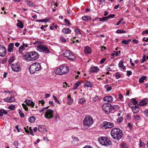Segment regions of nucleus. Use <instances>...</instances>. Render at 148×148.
Segmentation results:
<instances>
[{
    "instance_id": "obj_43",
    "label": "nucleus",
    "mask_w": 148,
    "mask_h": 148,
    "mask_svg": "<svg viewBox=\"0 0 148 148\" xmlns=\"http://www.w3.org/2000/svg\"><path fill=\"white\" fill-rule=\"evenodd\" d=\"M53 97L55 101V102L58 104H60V101L57 99V97H56L55 96H53Z\"/></svg>"
},
{
    "instance_id": "obj_15",
    "label": "nucleus",
    "mask_w": 148,
    "mask_h": 148,
    "mask_svg": "<svg viewBox=\"0 0 148 148\" xmlns=\"http://www.w3.org/2000/svg\"><path fill=\"white\" fill-rule=\"evenodd\" d=\"M25 102H26V104L27 105L31 107L32 108H33L35 105L34 103L31 100L29 99H26Z\"/></svg>"
},
{
    "instance_id": "obj_32",
    "label": "nucleus",
    "mask_w": 148,
    "mask_h": 148,
    "mask_svg": "<svg viewBox=\"0 0 148 148\" xmlns=\"http://www.w3.org/2000/svg\"><path fill=\"white\" fill-rule=\"evenodd\" d=\"M147 77L143 76L141 77L139 79V82L140 83H142L144 82V80L146 79Z\"/></svg>"
},
{
    "instance_id": "obj_57",
    "label": "nucleus",
    "mask_w": 148,
    "mask_h": 148,
    "mask_svg": "<svg viewBox=\"0 0 148 148\" xmlns=\"http://www.w3.org/2000/svg\"><path fill=\"white\" fill-rule=\"evenodd\" d=\"M144 145V143L142 142L141 140H140L139 145L140 147H141L143 146Z\"/></svg>"
},
{
    "instance_id": "obj_10",
    "label": "nucleus",
    "mask_w": 148,
    "mask_h": 148,
    "mask_svg": "<svg viewBox=\"0 0 148 148\" xmlns=\"http://www.w3.org/2000/svg\"><path fill=\"white\" fill-rule=\"evenodd\" d=\"M54 112L53 110L50 109L46 110L45 114V117L47 119H52L53 117V114Z\"/></svg>"
},
{
    "instance_id": "obj_1",
    "label": "nucleus",
    "mask_w": 148,
    "mask_h": 148,
    "mask_svg": "<svg viewBox=\"0 0 148 148\" xmlns=\"http://www.w3.org/2000/svg\"><path fill=\"white\" fill-rule=\"evenodd\" d=\"M37 47V51L40 52H43L45 53H49L50 51L48 47L43 43L40 41H37L34 43Z\"/></svg>"
},
{
    "instance_id": "obj_19",
    "label": "nucleus",
    "mask_w": 148,
    "mask_h": 148,
    "mask_svg": "<svg viewBox=\"0 0 148 148\" xmlns=\"http://www.w3.org/2000/svg\"><path fill=\"white\" fill-rule=\"evenodd\" d=\"M14 47V43H11L8 46V50L9 52H12L13 51V49Z\"/></svg>"
},
{
    "instance_id": "obj_27",
    "label": "nucleus",
    "mask_w": 148,
    "mask_h": 148,
    "mask_svg": "<svg viewBox=\"0 0 148 148\" xmlns=\"http://www.w3.org/2000/svg\"><path fill=\"white\" fill-rule=\"evenodd\" d=\"M67 97L68 98V103L69 105L71 104L73 102V100L72 99L70 95H69Z\"/></svg>"
},
{
    "instance_id": "obj_6",
    "label": "nucleus",
    "mask_w": 148,
    "mask_h": 148,
    "mask_svg": "<svg viewBox=\"0 0 148 148\" xmlns=\"http://www.w3.org/2000/svg\"><path fill=\"white\" fill-rule=\"evenodd\" d=\"M98 140L101 145L106 146L109 145L111 143L110 140L106 137H99Z\"/></svg>"
},
{
    "instance_id": "obj_13",
    "label": "nucleus",
    "mask_w": 148,
    "mask_h": 148,
    "mask_svg": "<svg viewBox=\"0 0 148 148\" xmlns=\"http://www.w3.org/2000/svg\"><path fill=\"white\" fill-rule=\"evenodd\" d=\"M6 50L4 46L0 45V56H4L6 54Z\"/></svg>"
},
{
    "instance_id": "obj_47",
    "label": "nucleus",
    "mask_w": 148,
    "mask_h": 148,
    "mask_svg": "<svg viewBox=\"0 0 148 148\" xmlns=\"http://www.w3.org/2000/svg\"><path fill=\"white\" fill-rule=\"evenodd\" d=\"M22 106L24 109L26 111H27L28 110V108L26 105H25L24 103H22Z\"/></svg>"
},
{
    "instance_id": "obj_64",
    "label": "nucleus",
    "mask_w": 148,
    "mask_h": 148,
    "mask_svg": "<svg viewBox=\"0 0 148 148\" xmlns=\"http://www.w3.org/2000/svg\"><path fill=\"white\" fill-rule=\"evenodd\" d=\"M83 148H93V147L91 146L87 145L85 146Z\"/></svg>"
},
{
    "instance_id": "obj_22",
    "label": "nucleus",
    "mask_w": 148,
    "mask_h": 148,
    "mask_svg": "<svg viewBox=\"0 0 148 148\" xmlns=\"http://www.w3.org/2000/svg\"><path fill=\"white\" fill-rule=\"evenodd\" d=\"M84 51L86 53L89 54L91 52V49L88 46H86L85 47Z\"/></svg>"
},
{
    "instance_id": "obj_55",
    "label": "nucleus",
    "mask_w": 148,
    "mask_h": 148,
    "mask_svg": "<svg viewBox=\"0 0 148 148\" xmlns=\"http://www.w3.org/2000/svg\"><path fill=\"white\" fill-rule=\"evenodd\" d=\"M48 106L46 107H44L42 108L41 110L39 111V112L40 113L46 110L48 108Z\"/></svg>"
},
{
    "instance_id": "obj_24",
    "label": "nucleus",
    "mask_w": 148,
    "mask_h": 148,
    "mask_svg": "<svg viewBox=\"0 0 148 148\" xmlns=\"http://www.w3.org/2000/svg\"><path fill=\"white\" fill-rule=\"evenodd\" d=\"M92 84L89 81H86L84 84V87H92Z\"/></svg>"
},
{
    "instance_id": "obj_58",
    "label": "nucleus",
    "mask_w": 148,
    "mask_h": 148,
    "mask_svg": "<svg viewBox=\"0 0 148 148\" xmlns=\"http://www.w3.org/2000/svg\"><path fill=\"white\" fill-rule=\"evenodd\" d=\"M123 119L122 117H120L117 120V121L118 122L120 123L121 122Z\"/></svg>"
},
{
    "instance_id": "obj_61",
    "label": "nucleus",
    "mask_w": 148,
    "mask_h": 148,
    "mask_svg": "<svg viewBox=\"0 0 148 148\" xmlns=\"http://www.w3.org/2000/svg\"><path fill=\"white\" fill-rule=\"evenodd\" d=\"M144 113L146 116H148V109L144 111Z\"/></svg>"
},
{
    "instance_id": "obj_38",
    "label": "nucleus",
    "mask_w": 148,
    "mask_h": 148,
    "mask_svg": "<svg viewBox=\"0 0 148 148\" xmlns=\"http://www.w3.org/2000/svg\"><path fill=\"white\" fill-rule=\"evenodd\" d=\"M100 97L98 96H95L93 99L92 101L93 102H95L100 99Z\"/></svg>"
},
{
    "instance_id": "obj_4",
    "label": "nucleus",
    "mask_w": 148,
    "mask_h": 148,
    "mask_svg": "<svg viewBox=\"0 0 148 148\" xmlns=\"http://www.w3.org/2000/svg\"><path fill=\"white\" fill-rule=\"evenodd\" d=\"M69 71V67L66 66H62L56 69L55 71L56 74L62 75L66 74Z\"/></svg>"
},
{
    "instance_id": "obj_23",
    "label": "nucleus",
    "mask_w": 148,
    "mask_h": 148,
    "mask_svg": "<svg viewBox=\"0 0 148 148\" xmlns=\"http://www.w3.org/2000/svg\"><path fill=\"white\" fill-rule=\"evenodd\" d=\"M82 20L85 21H88L90 20L91 19V17L90 16H83L82 17Z\"/></svg>"
},
{
    "instance_id": "obj_42",
    "label": "nucleus",
    "mask_w": 148,
    "mask_h": 148,
    "mask_svg": "<svg viewBox=\"0 0 148 148\" xmlns=\"http://www.w3.org/2000/svg\"><path fill=\"white\" fill-rule=\"evenodd\" d=\"M125 32V31L122 30L121 29L117 30L116 31V33H124Z\"/></svg>"
},
{
    "instance_id": "obj_17",
    "label": "nucleus",
    "mask_w": 148,
    "mask_h": 148,
    "mask_svg": "<svg viewBox=\"0 0 148 148\" xmlns=\"http://www.w3.org/2000/svg\"><path fill=\"white\" fill-rule=\"evenodd\" d=\"M133 112L134 113H136L139 112L140 109L139 107L137 106H132L131 108Z\"/></svg>"
},
{
    "instance_id": "obj_2",
    "label": "nucleus",
    "mask_w": 148,
    "mask_h": 148,
    "mask_svg": "<svg viewBox=\"0 0 148 148\" xmlns=\"http://www.w3.org/2000/svg\"><path fill=\"white\" fill-rule=\"evenodd\" d=\"M122 132V131L119 128H114L112 130L111 134L114 139L119 140L123 136Z\"/></svg>"
},
{
    "instance_id": "obj_62",
    "label": "nucleus",
    "mask_w": 148,
    "mask_h": 148,
    "mask_svg": "<svg viewBox=\"0 0 148 148\" xmlns=\"http://www.w3.org/2000/svg\"><path fill=\"white\" fill-rule=\"evenodd\" d=\"M4 100L5 102H10V100H9L8 97H7L6 98L4 99Z\"/></svg>"
},
{
    "instance_id": "obj_14",
    "label": "nucleus",
    "mask_w": 148,
    "mask_h": 148,
    "mask_svg": "<svg viewBox=\"0 0 148 148\" xmlns=\"http://www.w3.org/2000/svg\"><path fill=\"white\" fill-rule=\"evenodd\" d=\"M148 99H144L138 102V105L140 106H143L147 105L148 103Z\"/></svg>"
},
{
    "instance_id": "obj_28",
    "label": "nucleus",
    "mask_w": 148,
    "mask_h": 148,
    "mask_svg": "<svg viewBox=\"0 0 148 148\" xmlns=\"http://www.w3.org/2000/svg\"><path fill=\"white\" fill-rule=\"evenodd\" d=\"M62 31L64 33L67 34L70 33L71 31L69 29L65 28L62 29Z\"/></svg>"
},
{
    "instance_id": "obj_56",
    "label": "nucleus",
    "mask_w": 148,
    "mask_h": 148,
    "mask_svg": "<svg viewBox=\"0 0 148 148\" xmlns=\"http://www.w3.org/2000/svg\"><path fill=\"white\" fill-rule=\"evenodd\" d=\"M75 32L76 33H78L80 34H81L80 31L78 29H76L75 30Z\"/></svg>"
},
{
    "instance_id": "obj_3",
    "label": "nucleus",
    "mask_w": 148,
    "mask_h": 148,
    "mask_svg": "<svg viewBox=\"0 0 148 148\" xmlns=\"http://www.w3.org/2000/svg\"><path fill=\"white\" fill-rule=\"evenodd\" d=\"M25 60L29 61L36 60L39 57L38 54L36 51H32L26 53L24 55Z\"/></svg>"
},
{
    "instance_id": "obj_21",
    "label": "nucleus",
    "mask_w": 148,
    "mask_h": 148,
    "mask_svg": "<svg viewBox=\"0 0 148 148\" xmlns=\"http://www.w3.org/2000/svg\"><path fill=\"white\" fill-rule=\"evenodd\" d=\"M103 100L104 101H106L108 102H110L112 101L113 98L111 96H106L104 97Z\"/></svg>"
},
{
    "instance_id": "obj_44",
    "label": "nucleus",
    "mask_w": 148,
    "mask_h": 148,
    "mask_svg": "<svg viewBox=\"0 0 148 148\" xmlns=\"http://www.w3.org/2000/svg\"><path fill=\"white\" fill-rule=\"evenodd\" d=\"M115 77L116 79H118L121 77V75L119 73L117 72L115 74Z\"/></svg>"
},
{
    "instance_id": "obj_33",
    "label": "nucleus",
    "mask_w": 148,
    "mask_h": 148,
    "mask_svg": "<svg viewBox=\"0 0 148 148\" xmlns=\"http://www.w3.org/2000/svg\"><path fill=\"white\" fill-rule=\"evenodd\" d=\"M35 120V118L34 116H32L29 117L28 119L29 121L31 123H32L34 122Z\"/></svg>"
},
{
    "instance_id": "obj_46",
    "label": "nucleus",
    "mask_w": 148,
    "mask_h": 148,
    "mask_svg": "<svg viewBox=\"0 0 148 148\" xmlns=\"http://www.w3.org/2000/svg\"><path fill=\"white\" fill-rule=\"evenodd\" d=\"M15 108V105L12 104L9 106L8 108L11 110H13Z\"/></svg>"
},
{
    "instance_id": "obj_8",
    "label": "nucleus",
    "mask_w": 148,
    "mask_h": 148,
    "mask_svg": "<svg viewBox=\"0 0 148 148\" xmlns=\"http://www.w3.org/2000/svg\"><path fill=\"white\" fill-rule=\"evenodd\" d=\"M102 108L103 110L106 114H109L111 112V106L110 104L104 103L102 105Z\"/></svg>"
},
{
    "instance_id": "obj_34",
    "label": "nucleus",
    "mask_w": 148,
    "mask_h": 148,
    "mask_svg": "<svg viewBox=\"0 0 148 148\" xmlns=\"http://www.w3.org/2000/svg\"><path fill=\"white\" fill-rule=\"evenodd\" d=\"M104 87L106 88V90L107 92H109L112 89L111 86L110 85H105Z\"/></svg>"
},
{
    "instance_id": "obj_54",
    "label": "nucleus",
    "mask_w": 148,
    "mask_h": 148,
    "mask_svg": "<svg viewBox=\"0 0 148 148\" xmlns=\"http://www.w3.org/2000/svg\"><path fill=\"white\" fill-rule=\"evenodd\" d=\"M64 21L67 24L69 25H71V23L68 20L66 19H64Z\"/></svg>"
},
{
    "instance_id": "obj_26",
    "label": "nucleus",
    "mask_w": 148,
    "mask_h": 148,
    "mask_svg": "<svg viewBox=\"0 0 148 148\" xmlns=\"http://www.w3.org/2000/svg\"><path fill=\"white\" fill-rule=\"evenodd\" d=\"M123 62L121 60L119 64V68H122L123 69H125L126 68L125 66L123 65Z\"/></svg>"
},
{
    "instance_id": "obj_35",
    "label": "nucleus",
    "mask_w": 148,
    "mask_h": 148,
    "mask_svg": "<svg viewBox=\"0 0 148 148\" xmlns=\"http://www.w3.org/2000/svg\"><path fill=\"white\" fill-rule=\"evenodd\" d=\"M108 18L107 16L103 17L102 18H99V20L100 21H101L103 22L104 21H106L108 20Z\"/></svg>"
},
{
    "instance_id": "obj_25",
    "label": "nucleus",
    "mask_w": 148,
    "mask_h": 148,
    "mask_svg": "<svg viewBox=\"0 0 148 148\" xmlns=\"http://www.w3.org/2000/svg\"><path fill=\"white\" fill-rule=\"evenodd\" d=\"M67 58L71 60H75L76 58L75 56L72 53L69 54V56Z\"/></svg>"
},
{
    "instance_id": "obj_7",
    "label": "nucleus",
    "mask_w": 148,
    "mask_h": 148,
    "mask_svg": "<svg viewBox=\"0 0 148 148\" xmlns=\"http://www.w3.org/2000/svg\"><path fill=\"white\" fill-rule=\"evenodd\" d=\"M93 123V120L90 116H86L84 120V125L89 126Z\"/></svg>"
},
{
    "instance_id": "obj_30",
    "label": "nucleus",
    "mask_w": 148,
    "mask_h": 148,
    "mask_svg": "<svg viewBox=\"0 0 148 148\" xmlns=\"http://www.w3.org/2000/svg\"><path fill=\"white\" fill-rule=\"evenodd\" d=\"M18 23H17V26L21 28L23 27L24 26L22 22L19 20H18Z\"/></svg>"
},
{
    "instance_id": "obj_5",
    "label": "nucleus",
    "mask_w": 148,
    "mask_h": 148,
    "mask_svg": "<svg viewBox=\"0 0 148 148\" xmlns=\"http://www.w3.org/2000/svg\"><path fill=\"white\" fill-rule=\"evenodd\" d=\"M40 64L36 62L32 64L29 68L30 72L32 74H34L41 69Z\"/></svg>"
},
{
    "instance_id": "obj_50",
    "label": "nucleus",
    "mask_w": 148,
    "mask_h": 148,
    "mask_svg": "<svg viewBox=\"0 0 148 148\" xmlns=\"http://www.w3.org/2000/svg\"><path fill=\"white\" fill-rule=\"evenodd\" d=\"M115 16V15L114 14H110L107 16L108 19L111 18H113Z\"/></svg>"
},
{
    "instance_id": "obj_52",
    "label": "nucleus",
    "mask_w": 148,
    "mask_h": 148,
    "mask_svg": "<svg viewBox=\"0 0 148 148\" xmlns=\"http://www.w3.org/2000/svg\"><path fill=\"white\" fill-rule=\"evenodd\" d=\"M119 98L121 100H123V96L121 94H119Z\"/></svg>"
},
{
    "instance_id": "obj_37",
    "label": "nucleus",
    "mask_w": 148,
    "mask_h": 148,
    "mask_svg": "<svg viewBox=\"0 0 148 148\" xmlns=\"http://www.w3.org/2000/svg\"><path fill=\"white\" fill-rule=\"evenodd\" d=\"M131 102L134 105H136L138 103V101H137L135 98H132L131 99Z\"/></svg>"
},
{
    "instance_id": "obj_31",
    "label": "nucleus",
    "mask_w": 148,
    "mask_h": 148,
    "mask_svg": "<svg viewBox=\"0 0 148 148\" xmlns=\"http://www.w3.org/2000/svg\"><path fill=\"white\" fill-rule=\"evenodd\" d=\"M8 113L7 112L4 110H0V117H1L3 116V114H7Z\"/></svg>"
},
{
    "instance_id": "obj_39",
    "label": "nucleus",
    "mask_w": 148,
    "mask_h": 148,
    "mask_svg": "<svg viewBox=\"0 0 148 148\" xmlns=\"http://www.w3.org/2000/svg\"><path fill=\"white\" fill-rule=\"evenodd\" d=\"M14 56H12V57L10 58L9 59V64H11L12 63L14 60Z\"/></svg>"
},
{
    "instance_id": "obj_40",
    "label": "nucleus",
    "mask_w": 148,
    "mask_h": 148,
    "mask_svg": "<svg viewBox=\"0 0 148 148\" xmlns=\"http://www.w3.org/2000/svg\"><path fill=\"white\" fill-rule=\"evenodd\" d=\"M18 113L21 117L23 118L24 117V114L20 109L18 110Z\"/></svg>"
},
{
    "instance_id": "obj_60",
    "label": "nucleus",
    "mask_w": 148,
    "mask_h": 148,
    "mask_svg": "<svg viewBox=\"0 0 148 148\" xmlns=\"http://www.w3.org/2000/svg\"><path fill=\"white\" fill-rule=\"evenodd\" d=\"M132 42L134 44H137L138 42L137 40L134 39L132 40Z\"/></svg>"
},
{
    "instance_id": "obj_16",
    "label": "nucleus",
    "mask_w": 148,
    "mask_h": 148,
    "mask_svg": "<svg viewBox=\"0 0 148 148\" xmlns=\"http://www.w3.org/2000/svg\"><path fill=\"white\" fill-rule=\"evenodd\" d=\"M62 52L63 55L66 57H68L69 56V54L71 53L70 51L66 49L63 50L62 51Z\"/></svg>"
},
{
    "instance_id": "obj_20",
    "label": "nucleus",
    "mask_w": 148,
    "mask_h": 148,
    "mask_svg": "<svg viewBox=\"0 0 148 148\" xmlns=\"http://www.w3.org/2000/svg\"><path fill=\"white\" fill-rule=\"evenodd\" d=\"M99 70V69L97 66H94L90 69V71L91 72L95 73H97Z\"/></svg>"
},
{
    "instance_id": "obj_45",
    "label": "nucleus",
    "mask_w": 148,
    "mask_h": 148,
    "mask_svg": "<svg viewBox=\"0 0 148 148\" xmlns=\"http://www.w3.org/2000/svg\"><path fill=\"white\" fill-rule=\"evenodd\" d=\"M134 120L135 121L138 120H140V116L138 115H136L134 117Z\"/></svg>"
},
{
    "instance_id": "obj_53",
    "label": "nucleus",
    "mask_w": 148,
    "mask_h": 148,
    "mask_svg": "<svg viewBox=\"0 0 148 148\" xmlns=\"http://www.w3.org/2000/svg\"><path fill=\"white\" fill-rule=\"evenodd\" d=\"M146 56L145 55H143V59L141 61L142 63L146 61Z\"/></svg>"
},
{
    "instance_id": "obj_36",
    "label": "nucleus",
    "mask_w": 148,
    "mask_h": 148,
    "mask_svg": "<svg viewBox=\"0 0 148 148\" xmlns=\"http://www.w3.org/2000/svg\"><path fill=\"white\" fill-rule=\"evenodd\" d=\"M79 102L81 104H83L86 102V100L84 98L79 99Z\"/></svg>"
},
{
    "instance_id": "obj_63",
    "label": "nucleus",
    "mask_w": 148,
    "mask_h": 148,
    "mask_svg": "<svg viewBox=\"0 0 148 148\" xmlns=\"http://www.w3.org/2000/svg\"><path fill=\"white\" fill-rule=\"evenodd\" d=\"M106 60V58H102L100 61V62L101 64L103 63Z\"/></svg>"
},
{
    "instance_id": "obj_18",
    "label": "nucleus",
    "mask_w": 148,
    "mask_h": 148,
    "mask_svg": "<svg viewBox=\"0 0 148 148\" xmlns=\"http://www.w3.org/2000/svg\"><path fill=\"white\" fill-rule=\"evenodd\" d=\"M82 83V82L81 81L77 82L74 84L73 89V90H76Z\"/></svg>"
},
{
    "instance_id": "obj_11",
    "label": "nucleus",
    "mask_w": 148,
    "mask_h": 148,
    "mask_svg": "<svg viewBox=\"0 0 148 148\" xmlns=\"http://www.w3.org/2000/svg\"><path fill=\"white\" fill-rule=\"evenodd\" d=\"M11 67L12 70L15 72H18L21 69V67L19 63L12 64Z\"/></svg>"
},
{
    "instance_id": "obj_12",
    "label": "nucleus",
    "mask_w": 148,
    "mask_h": 148,
    "mask_svg": "<svg viewBox=\"0 0 148 148\" xmlns=\"http://www.w3.org/2000/svg\"><path fill=\"white\" fill-rule=\"evenodd\" d=\"M28 45L27 43H24L23 42V45L19 48L18 52L19 53H22L23 51L26 49V48L28 47Z\"/></svg>"
},
{
    "instance_id": "obj_51",
    "label": "nucleus",
    "mask_w": 148,
    "mask_h": 148,
    "mask_svg": "<svg viewBox=\"0 0 148 148\" xmlns=\"http://www.w3.org/2000/svg\"><path fill=\"white\" fill-rule=\"evenodd\" d=\"M9 99L10 100V102H14L15 101L14 98L13 97H11L10 98H9Z\"/></svg>"
},
{
    "instance_id": "obj_29",
    "label": "nucleus",
    "mask_w": 148,
    "mask_h": 148,
    "mask_svg": "<svg viewBox=\"0 0 148 148\" xmlns=\"http://www.w3.org/2000/svg\"><path fill=\"white\" fill-rule=\"evenodd\" d=\"M27 2V4L29 6L32 8L34 6H36L32 2L30 1H25V2L26 3Z\"/></svg>"
},
{
    "instance_id": "obj_59",
    "label": "nucleus",
    "mask_w": 148,
    "mask_h": 148,
    "mask_svg": "<svg viewBox=\"0 0 148 148\" xmlns=\"http://www.w3.org/2000/svg\"><path fill=\"white\" fill-rule=\"evenodd\" d=\"M60 119V116L58 114H56V121H57Z\"/></svg>"
},
{
    "instance_id": "obj_41",
    "label": "nucleus",
    "mask_w": 148,
    "mask_h": 148,
    "mask_svg": "<svg viewBox=\"0 0 148 148\" xmlns=\"http://www.w3.org/2000/svg\"><path fill=\"white\" fill-rule=\"evenodd\" d=\"M129 42L130 39H128L127 40H124L121 41V42L123 44H124L125 45H127L129 44Z\"/></svg>"
},
{
    "instance_id": "obj_9",
    "label": "nucleus",
    "mask_w": 148,
    "mask_h": 148,
    "mask_svg": "<svg viewBox=\"0 0 148 148\" xmlns=\"http://www.w3.org/2000/svg\"><path fill=\"white\" fill-rule=\"evenodd\" d=\"M113 126V124L112 123L104 121L103 124L101 125V127L103 129H107L108 128H112Z\"/></svg>"
},
{
    "instance_id": "obj_48",
    "label": "nucleus",
    "mask_w": 148,
    "mask_h": 148,
    "mask_svg": "<svg viewBox=\"0 0 148 148\" xmlns=\"http://www.w3.org/2000/svg\"><path fill=\"white\" fill-rule=\"evenodd\" d=\"M121 148H127L126 144L124 143H122Z\"/></svg>"
},
{
    "instance_id": "obj_49",
    "label": "nucleus",
    "mask_w": 148,
    "mask_h": 148,
    "mask_svg": "<svg viewBox=\"0 0 148 148\" xmlns=\"http://www.w3.org/2000/svg\"><path fill=\"white\" fill-rule=\"evenodd\" d=\"M111 66V65L108 66L106 67V70L108 71H111V68H110V67Z\"/></svg>"
}]
</instances>
